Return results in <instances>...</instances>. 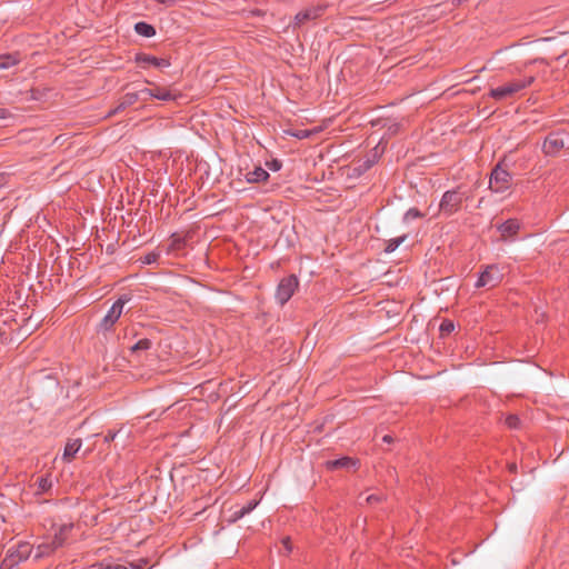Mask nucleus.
<instances>
[{"label":"nucleus","instance_id":"obj_1","mask_svg":"<svg viewBox=\"0 0 569 569\" xmlns=\"http://www.w3.org/2000/svg\"><path fill=\"white\" fill-rule=\"evenodd\" d=\"M533 81L535 76H525L522 78L512 79L503 83L502 86L490 89L489 97L497 101L513 98L520 91L530 87L533 83Z\"/></svg>","mask_w":569,"mask_h":569},{"label":"nucleus","instance_id":"obj_2","mask_svg":"<svg viewBox=\"0 0 569 569\" xmlns=\"http://www.w3.org/2000/svg\"><path fill=\"white\" fill-rule=\"evenodd\" d=\"M72 529V523L61 525L50 541H43L36 548L34 559H41L51 556L57 549L62 547Z\"/></svg>","mask_w":569,"mask_h":569},{"label":"nucleus","instance_id":"obj_3","mask_svg":"<svg viewBox=\"0 0 569 569\" xmlns=\"http://www.w3.org/2000/svg\"><path fill=\"white\" fill-rule=\"evenodd\" d=\"M31 552L32 546L29 542H19L14 548L9 549L1 563V569H11L19 562L28 559Z\"/></svg>","mask_w":569,"mask_h":569},{"label":"nucleus","instance_id":"obj_4","mask_svg":"<svg viewBox=\"0 0 569 569\" xmlns=\"http://www.w3.org/2000/svg\"><path fill=\"white\" fill-rule=\"evenodd\" d=\"M503 279L502 269L498 264H489L480 272L476 288L491 289L497 287Z\"/></svg>","mask_w":569,"mask_h":569},{"label":"nucleus","instance_id":"obj_5","mask_svg":"<svg viewBox=\"0 0 569 569\" xmlns=\"http://www.w3.org/2000/svg\"><path fill=\"white\" fill-rule=\"evenodd\" d=\"M511 174L498 164L491 172L489 187L493 192H505L510 188Z\"/></svg>","mask_w":569,"mask_h":569},{"label":"nucleus","instance_id":"obj_6","mask_svg":"<svg viewBox=\"0 0 569 569\" xmlns=\"http://www.w3.org/2000/svg\"><path fill=\"white\" fill-rule=\"evenodd\" d=\"M299 284V281L296 276L291 274L289 277L283 278L276 291V299L277 301L283 306L286 302L289 301V299L293 296L295 291L297 290Z\"/></svg>","mask_w":569,"mask_h":569},{"label":"nucleus","instance_id":"obj_7","mask_svg":"<svg viewBox=\"0 0 569 569\" xmlns=\"http://www.w3.org/2000/svg\"><path fill=\"white\" fill-rule=\"evenodd\" d=\"M130 301V297L121 296L109 309L108 313L102 319L101 326L104 329L111 328L122 315L123 307Z\"/></svg>","mask_w":569,"mask_h":569},{"label":"nucleus","instance_id":"obj_8","mask_svg":"<svg viewBox=\"0 0 569 569\" xmlns=\"http://www.w3.org/2000/svg\"><path fill=\"white\" fill-rule=\"evenodd\" d=\"M462 202V196L457 190L446 191L441 198L439 208L447 214L458 211Z\"/></svg>","mask_w":569,"mask_h":569},{"label":"nucleus","instance_id":"obj_9","mask_svg":"<svg viewBox=\"0 0 569 569\" xmlns=\"http://www.w3.org/2000/svg\"><path fill=\"white\" fill-rule=\"evenodd\" d=\"M323 11H325L323 6H315V7L308 8L303 11L298 12L293 20V28H299L302 24H305L307 21L318 19L319 17L322 16Z\"/></svg>","mask_w":569,"mask_h":569},{"label":"nucleus","instance_id":"obj_10","mask_svg":"<svg viewBox=\"0 0 569 569\" xmlns=\"http://www.w3.org/2000/svg\"><path fill=\"white\" fill-rule=\"evenodd\" d=\"M136 62L141 66L142 68H148V67H154V68H159V69H162V68H168L170 66V61L166 58H157L154 56H151V54H147V53H138L136 56Z\"/></svg>","mask_w":569,"mask_h":569},{"label":"nucleus","instance_id":"obj_11","mask_svg":"<svg viewBox=\"0 0 569 569\" xmlns=\"http://www.w3.org/2000/svg\"><path fill=\"white\" fill-rule=\"evenodd\" d=\"M565 147V141L559 133H550L543 141L542 150L547 156L557 154Z\"/></svg>","mask_w":569,"mask_h":569},{"label":"nucleus","instance_id":"obj_12","mask_svg":"<svg viewBox=\"0 0 569 569\" xmlns=\"http://www.w3.org/2000/svg\"><path fill=\"white\" fill-rule=\"evenodd\" d=\"M520 229V222L516 219H509L498 227L502 238L515 236Z\"/></svg>","mask_w":569,"mask_h":569},{"label":"nucleus","instance_id":"obj_13","mask_svg":"<svg viewBox=\"0 0 569 569\" xmlns=\"http://www.w3.org/2000/svg\"><path fill=\"white\" fill-rule=\"evenodd\" d=\"M82 446L81 439H71L67 442L63 451V460L70 462Z\"/></svg>","mask_w":569,"mask_h":569},{"label":"nucleus","instance_id":"obj_14","mask_svg":"<svg viewBox=\"0 0 569 569\" xmlns=\"http://www.w3.org/2000/svg\"><path fill=\"white\" fill-rule=\"evenodd\" d=\"M269 178V173L261 167H257L254 170L249 171L246 174V179L250 183H258L266 181Z\"/></svg>","mask_w":569,"mask_h":569},{"label":"nucleus","instance_id":"obj_15","mask_svg":"<svg viewBox=\"0 0 569 569\" xmlns=\"http://www.w3.org/2000/svg\"><path fill=\"white\" fill-rule=\"evenodd\" d=\"M137 101H140L139 100V97H138V93L137 91L136 92H128L126 93L120 103L118 104V107L112 111V113H117L119 112L120 110H123L126 109L127 107L129 106H132Z\"/></svg>","mask_w":569,"mask_h":569},{"label":"nucleus","instance_id":"obj_16","mask_svg":"<svg viewBox=\"0 0 569 569\" xmlns=\"http://www.w3.org/2000/svg\"><path fill=\"white\" fill-rule=\"evenodd\" d=\"M152 98H156V99H159L162 101H170V100H174L177 98V94L173 91H171L170 89L156 87L153 89Z\"/></svg>","mask_w":569,"mask_h":569},{"label":"nucleus","instance_id":"obj_17","mask_svg":"<svg viewBox=\"0 0 569 569\" xmlns=\"http://www.w3.org/2000/svg\"><path fill=\"white\" fill-rule=\"evenodd\" d=\"M353 466H356V461H353L349 457H343V458L330 460L327 462V467L329 469L351 468Z\"/></svg>","mask_w":569,"mask_h":569},{"label":"nucleus","instance_id":"obj_18","mask_svg":"<svg viewBox=\"0 0 569 569\" xmlns=\"http://www.w3.org/2000/svg\"><path fill=\"white\" fill-rule=\"evenodd\" d=\"M134 30L138 34L150 38L156 34L154 28L146 22H138L134 26Z\"/></svg>","mask_w":569,"mask_h":569},{"label":"nucleus","instance_id":"obj_19","mask_svg":"<svg viewBox=\"0 0 569 569\" xmlns=\"http://www.w3.org/2000/svg\"><path fill=\"white\" fill-rule=\"evenodd\" d=\"M186 240L179 234H172L171 242L168 247V252H177L183 249Z\"/></svg>","mask_w":569,"mask_h":569},{"label":"nucleus","instance_id":"obj_20","mask_svg":"<svg viewBox=\"0 0 569 569\" xmlns=\"http://www.w3.org/2000/svg\"><path fill=\"white\" fill-rule=\"evenodd\" d=\"M19 62L17 54H0V69H8Z\"/></svg>","mask_w":569,"mask_h":569},{"label":"nucleus","instance_id":"obj_21","mask_svg":"<svg viewBox=\"0 0 569 569\" xmlns=\"http://www.w3.org/2000/svg\"><path fill=\"white\" fill-rule=\"evenodd\" d=\"M406 238H407V236H401V237H397V238L388 240L386 248H385V252L386 253L393 252L406 240Z\"/></svg>","mask_w":569,"mask_h":569},{"label":"nucleus","instance_id":"obj_22","mask_svg":"<svg viewBox=\"0 0 569 569\" xmlns=\"http://www.w3.org/2000/svg\"><path fill=\"white\" fill-rule=\"evenodd\" d=\"M37 493H42L51 488L52 481L48 477H41L37 480Z\"/></svg>","mask_w":569,"mask_h":569},{"label":"nucleus","instance_id":"obj_23","mask_svg":"<svg viewBox=\"0 0 569 569\" xmlns=\"http://www.w3.org/2000/svg\"><path fill=\"white\" fill-rule=\"evenodd\" d=\"M151 347V341L149 339H141L137 343L131 347L132 352L148 350Z\"/></svg>","mask_w":569,"mask_h":569},{"label":"nucleus","instance_id":"obj_24","mask_svg":"<svg viewBox=\"0 0 569 569\" xmlns=\"http://www.w3.org/2000/svg\"><path fill=\"white\" fill-rule=\"evenodd\" d=\"M258 506V501L253 500L247 503V506L242 507L239 511H236L237 518H241L244 515L251 512Z\"/></svg>","mask_w":569,"mask_h":569},{"label":"nucleus","instance_id":"obj_25","mask_svg":"<svg viewBox=\"0 0 569 569\" xmlns=\"http://www.w3.org/2000/svg\"><path fill=\"white\" fill-rule=\"evenodd\" d=\"M137 93L140 101L147 102L149 99L152 98L153 89L143 88L141 90H138Z\"/></svg>","mask_w":569,"mask_h":569},{"label":"nucleus","instance_id":"obj_26","mask_svg":"<svg viewBox=\"0 0 569 569\" xmlns=\"http://www.w3.org/2000/svg\"><path fill=\"white\" fill-rule=\"evenodd\" d=\"M160 254L159 252L152 251L147 253L144 257L141 258L142 263L144 264H152L158 261Z\"/></svg>","mask_w":569,"mask_h":569},{"label":"nucleus","instance_id":"obj_27","mask_svg":"<svg viewBox=\"0 0 569 569\" xmlns=\"http://www.w3.org/2000/svg\"><path fill=\"white\" fill-rule=\"evenodd\" d=\"M422 217V213L416 209V208H411L409 209L406 213H405V221H409L411 219H417V218H421Z\"/></svg>","mask_w":569,"mask_h":569},{"label":"nucleus","instance_id":"obj_28","mask_svg":"<svg viewBox=\"0 0 569 569\" xmlns=\"http://www.w3.org/2000/svg\"><path fill=\"white\" fill-rule=\"evenodd\" d=\"M455 329V325L452 321L450 320H445L441 325H440V331L442 333H450L451 331H453Z\"/></svg>","mask_w":569,"mask_h":569},{"label":"nucleus","instance_id":"obj_29","mask_svg":"<svg viewBox=\"0 0 569 569\" xmlns=\"http://www.w3.org/2000/svg\"><path fill=\"white\" fill-rule=\"evenodd\" d=\"M291 134L298 139H306L311 136V131L307 130V129H300V130L293 131Z\"/></svg>","mask_w":569,"mask_h":569},{"label":"nucleus","instance_id":"obj_30","mask_svg":"<svg viewBox=\"0 0 569 569\" xmlns=\"http://www.w3.org/2000/svg\"><path fill=\"white\" fill-rule=\"evenodd\" d=\"M506 423L509 428H517L519 426V418L517 416H509L506 418Z\"/></svg>","mask_w":569,"mask_h":569},{"label":"nucleus","instance_id":"obj_31","mask_svg":"<svg viewBox=\"0 0 569 569\" xmlns=\"http://www.w3.org/2000/svg\"><path fill=\"white\" fill-rule=\"evenodd\" d=\"M100 568H102V569H138V567L129 568V567H126L122 565H107L104 567L102 563L100 565Z\"/></svg>","mask_w":569,"mask_h":569},{"label":"nucleus","instance_id":"obj_32","mask_svg":"<svg viewBox=\"0 0 569 569\" xmlns=\"http://www.w3.org/2000/svg\"><path fill=\"white\" fill-rule=\"evenodd\" d=\"M381 500V496L380 495H376V493H372V495H368L366 497V501L370 505L372 503H376V502H379Z\"/></svg>","mask_w":569,"mask_h":569},{"label":"nucleus","instance_id":"obj_33","mask_svg":"<svg viewBox=\"0 0 569 569\" xmlns=\"http://www.w3.org/2000/svg\"><path fill=\"white\" fill-rule=\"evenodd\" d=\"M269 168L273 171H278L281 168V163L278 160H273L270 163H267Z\"/></svg>","mask_w":569,"mask_h":569},{"label":"nucleus","instance_id":"obj_34","mask_svg":"<svg viewBox=\"0 0 569 569\" xmlns=\"http://www.w3.org/2000/svg\"><path fill=\"white\" fill-rule=\"evenodd\" d=\"M9 117H10V112L4 108H0V119H7Z\"/></svg>","mask_w":569,"mask_h":569},{"label":"nucleus","instance_id":"obj_35","mask_svg":"<svg viewBox=\"0 0 569 569\" xmlns=\"http://www.w3.org/2000/svg\"><path fill=\"white\" fill-rule=\"evenodd\" d=\"M282 542H283V546H284V548H286L287 552H290V550H291L290 539H289V538H286V539H283V541H282Z\"/></svg>","mask_w":569,"mask_h":569},{"label":"nucleus","instance_id":"obj_36","mask_svg":"<svg viewBox=\"0 0 569 569\" xmlns=\"http://www.w3.org/2000/svg\"><path fill=\"white\" fill-rule=\"evenodd\" d=\"M382 440H383L385 442H387V443H390V442L392 441V437H391V436H389V435H386V436L382 438Z\"/></svg>","mask_w":569,"mask_h":569},{"label":"nucleus","instance_id":"obj_37","mask_svg":"<svg viewBox=\"0 0 569 569\" xmlns=\"http://www.w3.org/2000/svg\"><path fill=\"white\" fill-rule=\"evenodd\" d=\"M515 469H516V466H515V465L510 466V470H511V471H513Z\"/></svg>","mask_w":569,"mask_h":569}]
</instances>
